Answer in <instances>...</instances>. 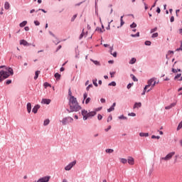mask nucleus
Here are the masks:
<instances>
[{
	"label": "nucleus",
	"instance_id": "6ab92c4d",
	"mask_svg": "<svg viewBox=\"0 0 182 182\" xmlns=\"http://www.w3.org/2000/svg\"><path fill=\"white\" fill-rule=\"evenodd\" d=\"M157 83H159V82H156V80H154V81L152 82L151 87L146 90V92H150V90H151V89H153V87H154Z\"/></svg>",
	"mask_w": 182,
	"mask_h": 182
},
{
	"label": "nucleus",
	"instance_id": "b1692460",
	"mask_svg": "<svg viewBox=\"0 0 182 182\" xmlns=\"http://www.w3.org/2000/svg\"><path fill=\"white\" fill-rule=\"evenodd\" d=\"M118 119L119 120H127V117H124V114H122V115L118 117Z\"/></svg>",
	"mask_w": 182,
	"mask_h": 182
},
{
	"label": "nucleus",
	"instance_id": "de8ad7c7",
	"mask_svg": "<svg viewBox=\"0 0 182 182\" xmlns=\"http://www.w3.org/2000/svg\"><path fill=\"white\" fill-rule=\"evenodd\" d=\"M113 119V117H112V114L109 115L107 122L109 123V122H112Z\"/></svg>",
	"mask_w": 182,
	"mask_h": 182
},
{
	"label": "nucleus",
	"instance_id": "864d4df0",
	"mask_svg": "<svg viewBox=\"0 0 182 182\" xmlns=\"http://www.w3.org/2000/svg\"><path fill=\"white\" fill-rule=\"evenodd\" d=\"M90 87H93V84L88 85V86L86 87V90L89 91Z\"/></svg>",
	"mask_w": 182,
	"mask_h": 182
},
{
	"label": "nucleus",
	"instance_id": "49530a36",
	"mask_svg": "<svg viewBox=\"0 0 182 182\" xmlns=\"http://www.w3.org/2000/svg\"><path fill=\"white\" fill-rule=\"evenodd\" d=\"M142 2L144 5L145 11H147L149 9V6H147V4H146V2H144V0H142Z\"/></svg>",
	"mask_w": 182,
	"mask_h": 182
},
{
	"label": "nucleus",
	"instance_id": "7ed1b4c3",
	"mask_svg": "<svg viewBox=\"0 0 182 182\" xmlns=\"http://www.w3.org/2000/svg\"><path fill=\"white\" fill-rule=\"evenodd\" d=\"M61 123L63 126H66L68 123H73V118H72L71 117H65L63 118Z\"/></svg>",
	"mask_w": 182,
	"mask_h": 182
},
{
	"label": "nucleus",
	"instance_id": "9b49d317",
	"mask_svg": "<svg viewBox=\"0 0 182 182\" xmlns=\"http://www.w3.org/2000/svg\"><path fill=\"white\" fill-rule=\"evenodd\" d=\"M26 107L28 113H31V112H32V104H31V102H28Z\"/></svg>",
	"mask_w": 182,
	"mask_h": 182
},
{
	"label": "nucleus",
	"instance_id": "6e6d98bb",
	"mask_svg": "<svg viewBox=\"0 0 182 182\" xmlns=\"http://www.w3.org/2000/svg\"><path fill=\"white\" fill-rule=\"evenodd\" d=\"M109 75H110L111 77H114V75H116V72L115 71L110 72Z\"/></svg>",
	"mask_w": 182,
	"mask_h": 182
},
{
	"label": "nucleus",
	"instance_id": "37998d69",
	"mask_svg": "<svg viewBox=\"0 0 182 182\" xmlns=\"http://www.w3.org/2000/svg\"><path fill=\"white\" fill-rule=\"evenodd\" d=\"M158 36H159V33H154L151 35V38H157Z\"/></svg>",
	"mask_w": 182,
	"mask_h": 182
},
{
	"label": "nucleus",
	"instance_id": "8fccbe9b",
	"mask_svg": "<svg viewBox=\"0 0 182 182\" xmlns=\"http://www.w3.org/2000/svg\"><path fill=\"white\" fill-rule=\"evenodd\" d=\"M156 31H157V27L151 28L150 31V33H154V32H156Z\"/></svg>",
	"mask_w": 182,
	"mask_h": 182
},
{
	"label": "nucleus",
	"instance_id": "412c9836",
	"mask_svg": "<svg viewBox=\"0 0 182 182\" xmlns=\"http://www.w3.org/2000/svg\"><path fill=\"white\" fill-rule=\"evenodd\" d=\"M54 77H55L56 80H60V74L59 73H55Z\"/></svg>",
	"mask_w": 182,
	"mask_h": 182
},
{
	"label": "nucleus",
	"instance_id": "6e6552de",
	"mask_svg": "<svg viewBox=\"0 0 182 182\" xmlns=\"http://www.w3.org/2000/svg\"><path fill=\"white\" fill-rule=\"evenodd\" d=\"M50 102H52L50 99H46V98H43L41 100V103L43 105H50Z\"/></svg>",
	"mask_w": 182,
	"mask_h": 182
},
{
	"label": "nucleus",
	"instance_id": "cd10ccee",
	"mask_svg": "<svg viewBox=\"0 0 182 182\" xmlns=\"http://www.w3.org/2000/svg\"><path fill=\"white\" fill-rule=\"evenodd\" d=\"M92 83L94 85V86H95V87H97V86H99V84H97V79H94L92 80Z\"/></svg>",
	"mask_w": 182,
	"mask_h": 182
},
{
	"label": "nucleus",
	"instance_id": "72a5a7b5",
	"mask_svg": "<svg viewBox=\"0 0 182 182\" xmlns=\"http://www.w3.org/2000/svg\"><path fill=\"white\" fill-rule=\"evenodd\" d=\"M144 45H145L146 46H151V41H146L144 42Z\"/></svg>",
	"mask_w": 182,
	"mask_h": 182
},
{
	"label": "nucleus",
	"instance_id": "0e129e2a",
	"mask_svg": "<svg viewBox=\"0 0 182 182\" xmlns=\"http://www.w3.org/2000/svg\"><path fill=\"white\" fill-rule=\"evenodd\" d=\"M156 12L157 14H160L161 12V9H160V7L156 8Z\"/></svg>",
	"mask_w": 182,
	"mask_h": 182
},
{
	"label": "nucleus",
	"instance_id": "bb28decb",
	"mask_svg": "<svg viewBox=\"0 0 182 182\" xmlns=\"http://www.w3.org/2000/svg\"><path fill=\"white\" fill-rule=\"evenodd\" d=\"M130 76H131V77H132V79L134 82H138L139 81V80L137 79V77H136V76H134V75L131 74Z\"/></svg>",
	"mask_w": 182,
	"mask_h": 182
},
{
	"label": "nucleus",
	"instance_id": "c756f323",
	"mask_svg": "<svg viewBox=\"0 0 182 182\" xmlns=\"http://www.w3.org/2000/svg\"><path fill=\"white\" fill-rule=\"evenodd\" d=\"M131 29H134V28H137V24L134 22H133L132 24H130Z\"/></svg>",
	"mask_w": 182,
	"mask_h": 182
},
{
	"label": "nucleus",
	"instance_id": "58836bf2",
	"mask_svg": "<svg viewBox=\"0 0 182 182\" xmlns=\"http://www.w3.org/2000/svg\"><path fill=\"white\" fill-rule=\"evenodd\" d=\"M179 77H181V73H178L175 77H174V80H177Z\"/></svg>",
	"mask_w": 182,
	"mask_h": 182
},
{
	"label": "nucleus",
	"instance_id": "f257e3e1",
	"mask_svg": "<svg viewBox=\"0 0 182 182\" xmlns=\"http://www.w3.org/2000/svg\"><path fill=\"white\" fill-rule=\"evenodd\" d=\"M68 105L70 109H66L68 113H73L74 112H79L82 110V107L79 105L77 99L75 96H71L68 100Z\"/></svg>",
	"mask_w": 182,
	"mask_h": 182
},
{
	"label": "nucleus",
	"instance_id": "603ef678",
	"mask_svg": "<svg viewBox=\"0 0 182 182\" xmlns=\"http://www.w3.org/2000/svg\"><path fill=\"white\" fill-rule=\"evenodd\" d=\"M128 116H131L132 117H136V113L134 112L129 113Z\"/></svg>",
	"mask_w": 182,
	"mask_h": 182
},
{
	"label": "nucleus",
	"instance_id": "2eb2a0df",
	"mask_svg": "<svg viewBox=\"0 0 182 182\" xmlns=\"http://www.w3.org/2000/svg\"><path fill=\"white\" fill-rule=\"evenodd\" d=\"M91 62H93V63L96 65V66H100V62L96 60H93V59H90Z\"/></svg>",
	"mask_w": 182,
	"mask_h": 182
},
{
	"label": "nucleus",
	"instance_id": "39448f33",
	"mask_svg": "<svg viewBox=\"0 0 182 182\" xmlns=\"http://www.w3.org/2000/svg\"><path fill=\"white\" fill-rule=\"evenodd\" d=\"M95 116H96V112L95 111L87 112V114L84 116V120H87L89 117H95Z\"/></svg>",
	"mask_w": 182,
	"mask_h": 182
},
{
	"label": "nucleus",
	"instance_id": "a19ab883",
	"mask_svg": "<svg viewBox=\"0 0 182 182\" xmlns=\"http://www.w3.org/2000/svg\"><path fill=\"white\" fill-rule=\"evenodd\" d=\"M4 83L6 85H11V83H12V80H6Z\"/></svg>",
	"mask_w": 182,
	"mask_h": 182
},
{
	"label": "nucleus",
	"instance_id": "c85d7f7f",
	"mask_svg": "<svg viewBox=\"0 0 182 182\" xmlns=\"http://www.w3.org/2000/svg\"><path fill=\"white\" fill-rule=\"evenodd\" d=\"M43 86H44V87H52V85L49 83V82H44L43 83Z\"/></svg>",
	"mask_w": 182,
	"mask_h": 182
},
{
	"label": "nucleus",
	"instance_id": "052dcab7",
	"mask_svg": "<svg viewBox=\"0 0 182 182\" xmlns=\"http://www.w3.org/2000/svg\"><path fill=\"white\" fill-rule=\"evenodd\" d=\"M132 86H133V82L132 83H129L127 85V89H130L132 87Z\"/></svg>",
	"mask_w": 182,
	"mask_h": 182
},
{
	"label": "nucleus",
	"instance_id": "0eeeda50",
	"mask_svg": "<svg viewBox=\"0 0 182 182\" xmlns=\"http://www.w3.org/2000/svg\"><path fill=\"white\" fill-rule=\"evenodd\" d=\"M39 109H41V105L37 104L32 109V112L34 113V114H36V113H38V110H39Z\"/></svg>",
	"mask_w": 182,
	"mask_h": 182
},
{
	"label": "nucleus",
	"instance_id": "69168bd1",
	"mask_svg": "<svg viewBox=\"0 0 182 182\" xmlns=\"http://www.w3.org/2000/svg\"><path fill=\"white\" fill-rule=\"evenodd\" d=\"M171 72H172L173 73H177V69H176V68H172V69H171Z\"/></svg>",
	"mask_w": 182,
	"mask_h": 182
},
{
	"label": "nucleus",
	"instance_id": "a878e982",
	"mask_svg": "<svg viewBox=\"0 0 182 182\" xmlns=\"http://www.w3.org/2000/svg\"><path fill=\"white\" fill-rule=\"evenodd\" d=\"M136 58H132L130 60H129V65H134V63H136Z\"/></svg>",
	"mask_w": 182,
	"mask_h": 182
},
{
	"label": "nucleus",
	"instance_id": "4d7b16f0",
	"mask_svg": "<svg viewBox=\"0 0 182 182\" xmlns=\"http://www.w3.org/2000/svg\"><path fill=\"white\" fill-rule=\"evenodd\" d=\"M34 24L36 25V26H39V25H41V22H39L38 21H34Z\"/></svg>",
	"mask_w": 182,
	"mask_h": 182
},
{
	"label": "nucleus",
	"instance_id": "c03bdc74",
	"mask_svg": "<svg viewBox=\"0 0 182 182\" xmlns=\"http://www.w3.org/2000/svg\"><path fill=\"white\" fill-rule=\"evenodd\" d=\"M83 36H85V31H84V30H82L81 34L80 35L79 39L80 40L82 39L83 38Z\"/></svg>",
	"mask_w": 182,
	"mask_h": 182
},
{
	"label": "nucleus",
	"instance_id": "774afa93",
	"mask_svg": "<svg viewBox=\"0 0 182 182\" xmlns=\"http://www.w3.org/2000/svg\"><path fill=\"white\" fill-rule=\"evenodd\" d=\"M110 129H112V126L109 125L107 129H105V131L108 132L109 130H110Z\"/></svg>",
	"mask_w": 182,
	"mask_h": 182
},
{
	"label": "nucleus",
	"instance_id": "9d476101",
	"mask_svg": "<svg viewBox=\"0 0 182 182\" xmlns=\"http://www.w3.org/2000/svg\"><path fill=\"white\" fill-rule=\"evenodd\" d=\"M20 45H23V46H31V44L26 41V40H21Z\"/></svg>",
	"mask_w": 182,
	"mask_h": 182
},
{
	"label": "nucleus",
	"instance_id": "2f4dec72",
	"mask_svg": "<svg viewBox=\"0 0 182 182\" xmlns=\"http://www.w3.org/2000/svg\"><path fill=\"white\" fill-rule=\"evenodd\" d=\"M131 36H132V38H139V36H140V33L137 32L135 34H132Z\"/></svg>",
	"mask_w": 182,
	"mask_h": 182
},
{
	"label": "nucleus",
	"instance_id": "a211bd4d",
	"mask_svg": "<svg viewBox=\"0 0 182 182\" xmlns=\"http://www.w3.org/2000/svg\"><path fill=\"white\" fill-rule=\"evenodd\" d=\"M39 73H41L40 70H36L35 72L34 80H36L39 77Z\"/></svg>",
	"mask_w": 182,
	"mask_h": 182
},
{
	"label": "nucleus",
	"instance_id": "13d9d810",
	"mask_svg": "<svg viewBox=\"0 0 182 182\" xmlns=\"http://www.w3.org/2000/svg\"><path fill=\"white\" fill-rule=\"evenodd\" d=\"M102 119H103V116H102V114H98V115H97V119H98V120H102Z\"/></svg>",
	"mask_w": 182,
	"mask_h": 182
},
{
	"label": "nucleus",
	"instance_id": "f8f14e48",
	"mask_svg": "<svg viewBox=\"0 0 182 182\" xmlns=\"http://www.w3.org/2000/svg\"><path fill=\"white\" fill-rule=\"evenodd\" d=\"M114 107H116V102H114L112 105L109 109H107V112L110 113V112H113V110H114Z\"/></svg>",
	"mask_w": 182,
	"mask_h": 182
},
{
	"label": "nucleus",
	"instance_id": "3c124183",
	"mask_svg": "<svg viewBox=\"0 0 182 182\" xmlns=\"http://www.w3.org/2000/svg\"><path fill=\"white\" fill-rule=\"evenodd\" d=\"M38 11H41L42 12H43V14H47L48 12L43 9H38L37 11H36V12H38Z\"/></svg>",
	"mask_w": 182,
	"mask_h": 182
},
{
	"label": "nucleus",
	"instance_id": "f03ea898",
	"mask_svg": "<svg viewBox=\"0 0 182 182\" xmlns=\"http://www.w3.org/2000/svg\"><path fill=\"white\" fill-rule=\"evenodd\" d=\"M9 76H14V69L11 67H6V70H0V83Z\"/></svg>",
	"mask_w": 182,
	"mask_h": 182
},
{
	"label": "nucleus",
	"instance_id": "a18cd8bd",
	"mask_svg": "<svg viewBox=\"0 0 182 182\" xmlns=\"http://www.w3.org/2000/svg\"><path fill=\"white\" fill-rule=\"evenodd\" d=\"M77 18V14H75L72 18H71V22H75V19Z\"/></svg>",
	"mask_w": 182,
	"mask_h": 182
},
{
	"label": "nucleus",
	"instance_id": "f704fd0d",
	"mask_svg": "<svg viewBox=\"0 0 182 182\" xmlns=\"http://www.w3.org/2000/svg\"><path fill=\"white\" fill-rule=\"evenodd\" d=\"M121 163H122V164H126L127 163V159H124V158H122L120 159Z\"/></svg>",
	"mask_w": 182,
	"mask_h": 182
},
{
	"label": "nucleus",
	"instance_id": "f3484780",
	"mask_svg": "<svg viewBox=\"0 0 182 182\" xmlns=\"http://www.w3.org/2000/svg\"><path fill=\"white\" fill-rule=\"evenodd\" d=\"M10 8H11V4H9V2L6 1V2L4 3V9L8 10V9H9Z\"/></svg>",
	"mask_w": 182,
	"mask_h": 182
},
{
	"label": "nucleus",
	"instance_id": "4468645a",
	"mask_svg": "<svg viewBox=\"0 0 182 182\" xmlns=\"http://www.w3.org/2000/svg\"><path fill=\"white\" fill-rule=\"evenodd\" d=\"M154 80H156V77H152V78L149 79L147 82L148 86L151 87V85H153V82H154Z\"/></svg>",
	"mask_w": 182,
	"mask_h": 182
},
{
	"label": "nucleus",
	"instance_id": "1a4fd4ad",
	"mask_svg": "<svg viewBox=\"0 0 182 182\" xmlns=\"http://www.w3.org/2000/svg\"><path fill=\"white\" fill-rule=\"evenodd\" d=\"M127 161H128V164H130V166H133V164H134V158L132 156H129Z\"/></svg>",
	"mask_w": 182,
	"mask_h": 182
},
{
	"label": "nucleus",
	"instance_id": "20e7f679",
	"mask_svg": "<svg viewBox=\"0 0 182 182\" xmlns=\"http://www.w3.org/2000/svg\"><path fill=\"white\" fill-rule=\"evenodd\" d=\"M74 166H76V160H74L73 161L70 162L68 165L65 166L64 169L65 170V171H69L72 170V168Z\"/></svg>",
	"mask_w": 182,
	"mask_h": 182
},
{
	"label": "nucleus",
	"instance_id": "423d86ee",
	"mask_svg": "<svg viewBox=\"0 0 182 182\" xmlns=\"http://www.w3.org/2000/svg\"><path fill=\"white\" fill-rule=\"evenodd\" d=\"M174 154H176V152L172 151L168 154L165 157L161 158V160H165V161H167L168 160L171 159V158L173 157V156H174Z\"/></svg>",
	"mask_w": 182,
	"mask_h": 182
},
{
	"label": "nucleus",
	"instance_id": "680f3d73",
	"mask_svg": "<svg viewBox=\"0 0 182 182\" xmlns=\"http://www.w3.org/2000/svg\"><path fill=\"white\" fill-rule=\"evenodd\" d=\"M124 25V21L122 20L120 21V26H118L117 28H122Z\"/></svg>",
	"mask_w": 182,
	"mask_h": 182
},
{
	"label": "nucleus",
	"instance_id": "473e14b6",
	"mask_svg": "<svg viewBox=\"0 0 182 182\" xmlns=\"http://www.w3.org/2000/svg\"><path fill=\"white\" fill-rule=\"evenodd\" d=\"M50 123V121L49 119H45L43 122V126H48Z\"/></svg>",
	"mask_w": 182,
	"mask_h": 182
},
{
	"label": "nucleus",
	"instance_id": "5701e85b",
	"mask_svg": "<svg viewBox=\"0 0 182 182\" xmlns=\"http://www.w3.org/2000/svg\"><path fill=\"white\" fill-rule=\"evenodd\" d=\"M113 50V47L110 48V52H111V55H112V56L114 58H117V52L114 51L113 53H112V50Z\"/></svg>",
	"mask_w": 182,
	"mask_h": 182
},
{
	"label": "nucleus",
	"instance_id": "5fc2aeb1",
	"mask_svg": "<svg viewBox=\"0 0 182 182\" xmlns=\"http://www.w3.org/2000/svg\"><path fill=\"white\" fill-rule=\"evenodd\" d=\"M68 96H70V97H72V90L70 88L68 89Z\"/></svg>",
	"mask_w": 182,
	"mask_h": 182
},
{
	"label": "nucleus",
	"instance_id": "aec40b11",
	"mask_svg": "<svg viewBox=\"0 0 182 182\" xmlns=\"http://www.w3.org/2000/svg\"><path fill=\"white\" fill-rule=\"evenodd\" d=\"M26 23H28V21H22L19 24L20 28H23V27L26 26Z\"/></svg>",
	"mask_w": 182,
	"mask_h": 182
},
{
	"label": "nucleus",
	"instance_id": "393cba45",
	"mask_svg": "<svg viewBox=\"0 0 182 182\" xmlns=\"http://www.w3.org/2000/svg\"><path fill=\"white\" fill-rule=\"evenodd\" d=\"M105 31H106V30H103V29H102V28H99V27H97L96 28H95V31H99L100 33H103V32H105Z\"/></svg>",
	"mask_w": 182,
	"mask_h": 182
},
{
	"label": "nucleus",
	"instance_id": "dca6fc26",
	"mask_svg": "<svg viewBox=\"0 0 182 182\" xmlns=\"http://www.w3.org/2000/svg\"><path fill=\"white\" fill-rule=\"evenodd\" d=\"M139 136L140 137H149V132H140Z\"/></svg>",
	"mask_w": 182,
	"mask_h": 182
},
{
	"label": "nucleus",
	"instance_id": "ddd939ff",
	"mask_svg": "<svg viewBox=\"0 0 182 182\" xmlns=\"http://www.w3.org/2000/svg\"><path fill=\"white\" fill-rule=\"evenodd\" d=\"M141 107V102H135L133 109H139Z\"/></svg>",
	"mask_w": 182,
	"mask_h": 182
},
{
	"label": "nucleus",
	"instance_id": "09e8293b",
	"mask_svg": "<svg viewBox=\"0 0 182 182\" xmlns=\"http://www.w3.org/2000/svg\"><path fill=\"white\" fill-rule=\"evenodd\" d=\"M176 52H179V50H182V41H181V46L179 48L176 49Z\"/></svg>",
	"mask_w": 182,
	"mask_h": 182
},
{
	"label": "nucleus",
	"instance_id": "338daca9",
	"mask_svg": "<svg viewBox=\"0 0 182 182\" xmlns=\"http://www.w3.org/2000/svg\"><path fill=\"white\" fill-rule=\"evenodd\" d=\"M170 22L171 23L174 22V17L173 16H171L170 18Z\"/></svg>",
	"mask_w": 182,
	"mask_h": 182
},
{
	"label": "nucleus",
	"instance_id": "7c9ffc66",
	"mask_svg": "<svg viewBox=\"0 0 182 182\" xmlns=\"http://www.w3.org/2000/svg\"><path fill=\"white\" fill-rule=\"evenodd\" d=\"M113 151H114V150H113V149H107L105 150V152H106V153H108L109 154L113 153Z\"/></svg>",
	"mask_w": 182,
	"mask_h": 182
},
{
	"label": "nucleus",
	"instance_id": "4be33fe9",
	"mask_svg": "<svg viewBox=\"0 0 182 182\" xmlns=\"http://www.w3.org/2000/svg\"><path fill=\"white\" fill-rule=\"evenodd\" d=\"M81 114L83 117V119H85V116H86V114H87V110L82 109Z\"/></svg>",
	"mask_w": 182,
	"mask_h": 182
},
{
	"label": "nucleus",
	"instance_id": "79ce46f5",
	"mask_svg": "<svg viewBox=\"0 0 182 182\" xmlns=\"http://www.w3.org/2000/svg\"><path fill=\"white\" fill-rule=\"evenodd\" d=\"M92 99L90 97H87V99H85V105H89V103H90V100Z\"/></svg>",
	"mask_w": 182,
	"mask_h": 182
},
{
	"label": "nucleus",
	"instance_id": "4c0bfd02",
	"mask_svg": "<svg viewBox=\"0 0 182 182\" xmlns=\"http://www.w3.org/2000/svg\"><path fill=\"white\" fill-rule=\"evenodd\" d=\"M116 81H112V82H109V84H108V86H113V87H114V86H116Z\"/></svg>",
	"mask_w": 182,
	"mask_h": 182
},
{
	"label": "nucleus",
	"instance_id": "c9c22d12",
	"mask_svg": "<svg viewBox=\"0 0 182 182\" xmlns=\"http://www.w3.org/2000/svg\"><path fill=\"white\" fill-rule=\"evenodd\" d=\"M102 107H99L97 108H95L94 109V112H95L96 114H97V112H100V110H102Z\"/></svg>",
	"mask_w": 182,
	"mask_h": 182
},
{
	"label": "nucleus",
	"instance_id": "ea45409f",
	"mask_svg": "<svg viewBox=\"0 0 182 182\" xmlns=\"http://www.w3.org/2000/svg\"><path fill=\"white\" fill-rule=\"evenodd\" d=\"M113 22V20H111L109 22H108V26L106 27L107 31H110V23Z\"/></svg>",
	"mask_w": 182,
	"mask_h": 182
},
{
	"label": "nucleus",
	"instance_id": "e2e57ef3",
	"mask_svg": "<svg viewBox=\"0 0 182 182\" xmlns=\"http://www.w3.org/2000/svg\"><path fill=\"white\" fill-rule=\"evenodd\" d=\"M100 102H101V103H106V99H105V98H101V99H100Z\"/></svg>",
	"mask_w": 182,
	"mask_h": 182
},
{
	"label": "nucleus",
	"instance_id": "bf43d9fd",
	"mask_svg": "<svg viewBox=\"0 0 182 182\" xmlns=\"http://www.w3.org/2000/svg\"><path fill=\"white\" fill-rule=\"evenodd\" d=\"M151 139H157L159 140V139H160V136L152 135Z\"/></svg>",
	"mask_w": 182,
	"mask_h": 182
},
{
	"label": "nucleus",
	"instance_id": "e433bc0d",
	"mask_svg": "<svg viewBox=\"0 0 182 182\" xmlns=\"http://www.w3.org/2000/svg\"><path fill=\"white\" fill-rule=\"evenodd\" d=\"M87 98V92H85L83 94V100H82V103H85V100H86V99Z\"/></svg>",
	"mask_w": 182,
	"mask_h": 182
}]
</instances>
